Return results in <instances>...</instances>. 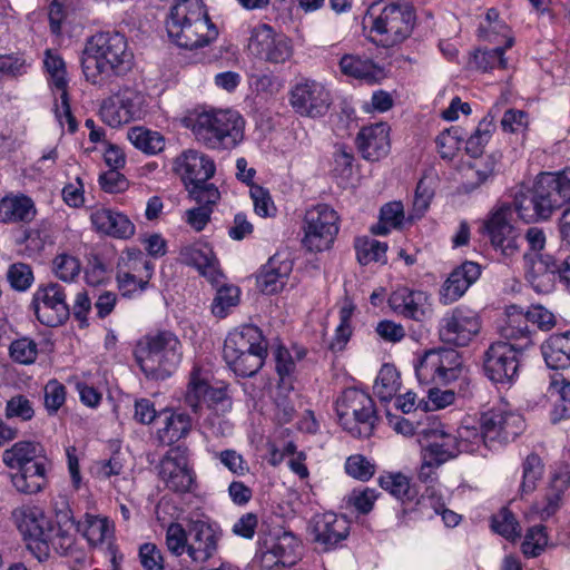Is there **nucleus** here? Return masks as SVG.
<instances>
[{
	"instance_id": "obj_6",
	"label": "nucleus",
	"mask_w": 570,
	"mask_h": 570,
	"mask_svg": "<svg viewBox=\"0 0 570 570\" xmlns=\"http://www.w3.org/2000/svg\"><path fill=\"white\" fill-rule=\"evenodd\" d=\"M188 121L195 138L209 149L230 150L244 139L245 120L235 110L204 111Z\"/></svg>"
},
{
	"instance_id": "obj_43",
	"label": "nucleus",
	"mask_w": 570,
	"mask_h": 570,
	"mask_svg": "<svg viewBox=\"0 0 570 570\" xmlns=\"http://www.w3.org/2000/svg\"><path fill=\"white\" fill-rule=\"evenodd\" d=\"M118 272H125L150 281L154 274V264L138 248H128L120 258Z\"/></svg>"
},
{
	"instance_id": "obj_35",
	"label": "nucleus",
	"mask_w": 570,
	"mask_h": 570,
	"mask_svg": "<svg viewBox=\"0 0 570 570\" xmlns=\"http://www.w3.org/2000/svg\"><path fill=\"white\" fill-rule=\"evenodd\" d=\"M291 271V262L281 261L277 256L269 258L257 275L258 288L268 295L279 292L286 284Z\"/></svg>"
},
{
	"instance_id": "obj_56",
	"label": "nucleus",
	"mask_w": 570,
	"mask_h": 570,
	"mask_svg": "<svg viewBox=\"0 0 570 570\" xmlns=\"http://www.w3.org/2000/svg\"><path fill=\"white\" fill-rule=\"evenodd\" d=\"M274 356L276 363L275 368L279 376V390H293L292 375L296 367L293 355L285 347L278 346Z\"/></svg>"
},
{
	"instance_id": "obj_4",
	"label": "nucleus",
	"mask_w": 570,
	"mask_h": 570,
	"mask_svg": "<svg viewBox=\"0 0 570 570\" xmlns=\"http://www.w3.org/2000/svg\"><path fill=\"white\" fill-rule=\"evenodd\" d=\"M134 355L146 377L165 380L179 366L183 346L173 332L157 331L140 338Z\"/></svg>"
},
{
	"instance_id": "obj_46",
	"label": "nucleus",
	"mask_w": 570,
	"mask_h": 570,
	"mask_svg": "<svg viewBox=\"0 0 570 570\" xmlns=\"http://www.w3.org/2000/svg\"><path fill=\"white\" fill-rule=\"evenodd\" d=\"M129 141L139 150L148 155H155L164 149V137L154 130L144 127H134L128 130Z\"/></svg>"
},
{
	"instance_id": "obj_21",
	"label": "nucleus",
	"mask_w": 570,
	"mask_h": 570,
	"mask_svg": "<svg viewBox=\"0 0 570 570\" xmlns=\"http://www.w3.org/2000/svg\"><path fill=\"white\" fill-rule=\"evenodd\" d=\"M426 442L423 453L436 464H443L460 454V445L454 433L445 429L435 416L429 421V430L423 431V440Z\"/></svg>"
},
{
	"instance_id": "obj_23",
	"label": "nucleus",
	"mask_w": 570,
	"mask_h": 570,
	"mask_svg": "<svg viewBox=\"0 0 570 570\" xmlns=\"http://www.w3.org/2000/svg\"><path fill=\"white\" fill-rule=\"evenodd\" d=\"M174 170L181 178L185 187H189L209 180L215 174L216 166L209 156L188 149L175 158Z\"/></svg>"
},
{
	"instance_id": "obj_30",
	"label": "nucleus",
	"mask_w": 570,
	"mask_h": 570,
	"mask_svg": "<svg viewBox=\"0 0 570 570\" xmlns=\"http://www.w3.org/2000/svg\"><path fill=\"white\" fill-rule=\"evenodd\" d=\"M179 261L194 266L210 283H218L222 273L213 249L204 243H193L181 246Z\"/></svg>"
},
{
	"instance_id": "obj_29",
	"label": "nucleus",
	"mask_w": 570,
	"mask_h": 570,
	"mask_svg": "<svg viewBox=\"0 0 570 570\" xmlns=\"http://www.w3.org/2000/svg\"><path fill=\"white\" fill-rule=\"evenodd\" d=\"M356 145L363 158L376 161L390 151V128L385 122L363 127L356 137Z\"/></svg>"
},
{
	"instance_id": "obj_64",
	"label": "nucleus",
	"mask_w": 570,
	"mask_h": 570,
	"mask_svg": "<svg viewBox=\"0 0 570 570\" xmlns=\"http://www.w3.org/2000/svg\"><path fill=\"white\" fill-rule=\"evenodd\" d=\"M548 544V535L543 525L530 528L522 542V551L528 557L539 556Z\"/></svg>"
},
{
	"instance_id": "obj_63",
	"label": "nucleus",
	"mask_w": 570,
	"mask_h": 570,
	"mask_svg": "<svg viewBox=\"0 0 570 570\" xmlns=\"http://www.w3.org/2000/svg\"><path fill=\"white\" fill-rule=\"evenodd\" d=\"M118 288L122 296L134 298L142 294L149 286L148 279L117 271Z\"/></svg>"
},
{
	"instance_id": "obj_54",
	"label": "nucleus",
	"mask_w": 570,
	"mask_h": 570,
	"mask_svg": "<svg viewBox=\"0 0 570 570\" xmlns=\"http://www.w3.org/2000/svg\"><path fill=\"white\" fill-rule=\"evenodd\" d=\"M543 475V463L539 455L529 454L522 463V482L520 490L522 494H529L537 488V482Z\"/></svg>"
},
{
	"instance_id": "obj_55",
	"label": "nucleus",
	"mask_w": 570,
	"mask_h": 570,
	"mask_svg": "<svg viewBox=\"0 0 570 570\" xmlns=\"http://www.w3.org/2000/svg\"><path fill=\"white\" fill-rule=\"evenodd\" d=\"M240 291L234 285H223L217 288L216 296L212 304V312L215 316L224 318L232 307L239 303Z\"/></svg>"
},
{
	"instance_id": "obj_19",
	"label": "nucleus",
	"mask_w": 570,
	"mask_h": 570,
	"mask_svg": "<svg viewBox=\"0 0 570 570\" xmlns=\"http://www.w3.org/2000/svg\"><path fill=\"white\" fill-rule=\"evenodd\" d=\"M141 104L142 97L139 92L124 88L102 100L99 115L108 126L119 127L140 117Z\"/></svg>"
},
{
	"instance_id": "obj_57",
	"label": "nucleus",
	"mask_w": 570,
	"mask_h": 570,
	"mask_svg": "<svg viewBox=\"0 0 570 570\" xmlns=\"http://www.w3.org/2000/svg\"><path fill=\"white\" fill-rule=\"evenodd\" d=\"M491 528L494 532L508 540H514L521 534L519 522L514 518L513 513L507 508H502L492 517Z\"/></svg>"
},
{
	"instance_id": "obj_42",
	"label": "nucleus",
	"mask_w": 570,
	"mask_h": 570,
	"mask_svg": "<svg viewBox=\"0 0 570 570\" xmlns=\"http://www.w3.org/2000/svg\"><path fill=\"white\" fill-rule=\"evenodd\" d=\"M552 401L551 421L560 422L570 417V381L564 379L553 380L549 387Z\"/></svg>"
},
{
	"instance_id": "obj_1",
	"label": "nucleus",
	"mask_w": 570,
	"mask_h": 570,
	"mask_svg": "<svg viewBox=\"0 0 570 570\" xmlns=\"http://www.w3.org/2000/svg\"><path fill=\"white\" fill-rule=\"evenodd\" d=\"M134 55L126 37L118 31H101L90 37L81 59L86 80L104 86L114 76L125 75L131 69Z\"/></svg>"
},
{
	"instance_id": "obj_37",
	"label": "nucleus",
	"mask_w": 570,
	"mask_h": 570,
	"mask_svg": "<svg viewBox=\"0 0 570 570\" xmlns=\"http://www.w3.org/2000/svg\"><path fill=\"white\" fill-rule=\"evenodd\" d=\"M503 341L510 343L513 347L524 345V352L533 344L529 321L522 311L511 307L508 312V320L501 330Z\"/></svg>"
},
{
	"instance_id": "obj_61",
	"label": "nucleus",
	"mask_w": 570,
	"mask_h": 570,
	"mask_svg": "<svg viewBox=\"0 0 570 570\" xmlns=\"http://www.w3.org/2000/svg\"><path fill=\"white\" fill-rule=\"evenodd\" d=\"M441 464H436V462L430 458H425L423 453V461L419 469L417 478L419 480L426 484V497L430 501H433L435 498L440 497L438 494L439 484H438V473L436 470Z\"/></svg>"
},
{
	"instance_id": "obj_53",
	"label": "nucleus",
	"mask_w": 570,
	"mask_h": 570,
	"mask_svg": "<svg viewBox=\"0 0 570 570\" xmlns=\"http://www.w3.org/2000/svg\"><path fill=\"white\" fill-rule=\"evenodd\" d=\"M189 527L185 529L178 522H171L165 532V544L168 552L178 558L187 553Z\"/></svg>"
},
{
	"instance_id": "obj_20",
	"label": "nucleus",
	"mask_w": 570,
	"mask_h": 570,
	"mask_svg": "<svg viewBox=\"0 0 570 570\" xmlns=\"http://www.w3.org/2000/svg\"><path fill=\"white\" fill-rule=\"evenodd\" d=\"M158 475L166 488L176 493L191 491L195 474L188 465L185 451L179 446L170 449L160 460Z\"/></svg>"
},
{
	"instance_id": "obj_7",
	"label": "nucleus",
	"mask_w": 570,
	"mask_h": 570,
	"mask_svg": "<svg viewBox=\"0 0 570 570\" xmlns=\"http://www.w3.org/2000/svg\"><path fill=\"white\" fill-rule=\"evenodd\" d=\"M371 32L375 33L379 41L391 47L404 41L412 33L415 14L409 0H395L385 3L379 12L375 7L368 12Z\"/></svg>"
},
{
	"instance_id": "obj_60",
	"label": "nucleus",
	"mask_w": 570,
	"mask_h": 570,
	"mask_svg": "<svg viewBox=\"0 0 570 570\" xmlns=\"http://www.w3.org/2000/svg\"><path fill=\"white\" fill-rule=\"evenodd\" d=\"M9 353L17 363L32 364L38 355V345L29 337H21L10 344Z\"/></svg>"
},
{
	"instance_id": "obj_52",
	"label": "nucleus",
	"mask_w": 570,
	"mask_h": 570,
	"mask_svg": "<svg viewBox=\"0 0 570 570\" xmlns=\"http://www.w3.org/2000/svg\"><path fill=\"white\" fill-rule=\"evenodd\" d=\"M269 548L281 559L282 566H292L297 558L299 541L293 533L284 532L271 543Z\"/></svg>"
},
{
	"instance_id": "obj_34",
	"label": "nucleus",
	"mask_w": 570,
	"mask_h": 570,
	"mask_svg": "<svg viewBox=\"0 0 570 570\" xmlns=\"http://www.w3.org/2000/svg\"><path fill=\"white\" fill-rule=\"evenodd\" d=\"M12 520L23 539L45 535L49 531V520L43 511L35 505H22L14 509Z\"/></svg>"
},
{
	"instance_id": "obj_40",
	"label": "nucleus",
	"mask_w": 570,
	"mask_h": 570,
	"mask_svg": "<svg viewBox=\"0 0 570 570\" xmlns=\"http://www.w3.org/2000/svg\"><path fill=\"white\" fill-rule=\"evenodd\" d=\"M379 484L402 504L420 503L417 487L401 472L381 475Z\"/></svg>"
},
{
	"instance_id": "obj_24",
	"label": "nucleus",
	"mask_w": 570,
	"mask_h": 570,
	"mask_svg": "<svg viewBox=\"0 0 570 570\" xmlns=\"http://www.w3.org/2000/svg\"><path fill=\"white\" fill-rule=\"evenodd\" d=\"M525 278L539 294H549L556 288L558 276L557 256L523 254Z\"/></svg>"
},
{
	"instance_id": "obj_17",
	"label": "nucleus",
	"mask_w": 570,
	"mask_h": 570,
	"mask_svg": "<svg viewBox=\"0 0 570 570\" xmlns=\"http://www.w3.org/2000/svg\"><path fill=\"white\" fill-rule=\"evenodd\" d=\"M248 49L259 59L269 63H285L294 53L292 40L266 23L252 28Z\"/></svg>"
},
{
	"instance_id": "obj_41",
	"label": "nucleus",
	"mask_w": 570,
	"mask_h": 570,
	"mask_svg": "<svg viewBox=\"0 0 570 570\" xmlns=\"http://www.w3.org/2000/svg\"><path fill=\"white\" fill-rule=\"evenodd\" d=\"M257 350L238 353L234 355V358L229 355L223 356V358L237 376L250 377L262 368L267 356V351L259 352Z\"/></svg>"
},
{
	"instance_id": "obj_39",
	"label": "nucleus",
	"mask_w": 570,
	"mask_h": 570,
	"mask_svg": "<svg viewBox=\"0 0 570 570\" xmlns=\"http://www.w3.org/2000/svg\"><path fill=\"white\" fill-rule=\"evenodd\" d=\"M77 530L91 546H99L114 537V524L104 515L85 513L82 520L77 522Z\"/></svg>"
},
{
	"instance_id": "obj_5",
	"label": "nucleus",
	"mask_w": 570,
	"mask_h": 570,
	"mask_svg": "<svg viewBox=\"0 0 570 570\" xmlns=\"http://www.w3.org/2000/svg\"><path fill=\"white\" fill-rule=\"evenodd\" d=\"M45 449L36 441H18L2 453V462L18 471L11 474L14 489L24 494L40 492L47 484Z\"/></svg>"
},
{
	"instance_id": "obj_10",
	"label": "nucleus",
	"mask_w": 570,
	"mask_h": 570,
	"mask_svg": "<svg viewBox=\"0 0 570 570\" xmlns=\"http://www.w3.org/2000/svg\"><path fill=\"white\" fill-rule=\"evenodd\" d=\"M340 230V216L327 204H317L306 210L303 220V247L311 253L330 249Z\"/></svg>"
},
{
	"instance_id": "obj_9",
	"label": "nucleus",
	"mask_w": 570,
	"mask_h": 570,
	"mask_svg": "<svg viewBox=\"0 0 570 570\" xmlns=\"http://www.w3.org/2000/svg\"><path fill=\"white\" fill-rule=\"evenodd\" d=\"M210 373L203 366L195 364L189 373L184 401L195 414L204 407L217 414H224L232 409V400L227 393V385H209Z\"/></svg>"
},
{
	"instance_id": "obj_18",
	"label": "nucleus",
	"mask_w": 570,
	"mask_h": 570,
	"mask_svg": "<svg viewBox=\"0 0 570 570\" xmlns=\"http://www.w3.org/2000/svg\"><path fill=\"white\" fill-rule=\"evenodd\" d=\"M65 287L58 283L39 285L33 293L32 309L40 323L56 327L70 315Z\"/></svg>"
},
{
	"instance_id": "obj_62",
	"label": "nucleus",
	"mask_w": 570,
	"mask_h": 570,
	"mask_svg": "<svg viewBox=\"0 0 570 570\" xmlns=\"http://www.w3.org/2000/svg\"><path fill=\"white\" fill-rule=\"evenodd\" d=\"M55 275L63 282H72L80 273V262L72 255L62 253L52 262Z\"/></svg>"
},
{
	"instance_id": "obj_25",
	"label": "nucleus",
	"mask_w": 570,
	"mask_h": 570,
	"mask_svg": "<svg viewBox=\"0 0 570 570\" xmlns=\"http://www.w3.org/2000/svg\"><path fill=\"white\" fill-rule=\"evenodd\" d=\"M391 309L405 318L423 322L432 314L430 296L423 291L399 287L389 297Z\"/></svg>"
},
{
	"instance_id": "obj_59",
	"label": "nucleus",
	"mask_w": 570,
	"mask_h": 570,
	"mask_svg": "<svg viewBox=\"0 0 570 570\" xmlns=\"http://www.w3.org/2000/svg\"><path fill=\"white\" fill-rule=\"evenodd\" d=\"M7 278L11 287L18 292H26L35 282L31 266L24 263L11 264L7 272Z\"/></svg>"
},
{
	"instance_id": "obj_45",
	"label": "nucleus",
	"mask_w": 570,
	"mask_h": 570,
	"mask_svg": "<svg viewBox=\"0 0 570 570\" xmlns=\"http://www.w3.org/2000/svg\"><path fill=\"white\" fill-rule=\"evenodd\" d=\"M404 220V207L401 202L385 204L380 212V220L371 227L374 235L385 236L392 229L402 227Z\"/></svg>"
},
{
	"instance_id": "obj_36",
	"label": "nucleus",
	"mask_w": 570,
	"mask_h": 570,
	"mask_svg": "<svg viewBox=\"0 0 570 570\" xmlns=\"http://www.w3.org/2000/svg\"><path fill=\"white\" fill-rule=\"evenodd\" d=\"M338 65L343 75L367 83H376L384 78V70L381 67L358 55H344Z\"/></svg>"
},
{
	"instance_id": "obj_49",
	"label": "nucleus",
	"mask_w": 570,
	"mask_h": 570,
	"mask_svg": "<svg viewBox=\"0 0 570 570\" xmlns=\"http://www.w3.org/2000/svg\"><path fill=\"white\" fill-rule=\"evenodd\" d=\"M355 250L357 261L362 265H367L372 262H386V243L370 237H358L355 239Z\"/></svg>"
},
{
	"instance_id": "obj_22",
	"label": "nucleus",
	"mask_w": 570,
	"mask_h": 570,
	"mask_svg": "<svg viewBox=\"0 0 570 570\" xmlns=\"http://www.w3.org/2000/svg\"><path fill=\"white\" fill-rule=\"evenodd\" d=\"M219 540L220 531L216 524L204 520L191 521L186 554L191 562L205 563L216 554Z\"/></svg>"
},
{
	"instance_id": "obj_3",
	"label": "nucleus",
	"mask_w": 570,
	"mask_h": 570,
	"mask_svg": "<svg viewBox=\"0 0 570 570\" xmlns=\"http://www.w3.org/2000/svg\"><path fill=\"white\" fill-rule=\"evenodd\" d=\"M168 37L180 48L204 47L217 37V30L210 22L200 0H179L167 17Z\"/></svg>"
},
{
	"instance_id": "obj_44",
	"label": "nucleus",
	"mask_w": 570,
	"mask_h": 570,
	"mask_svg": "<svg viewBox=\"0 0 570 570\" xmlns=\"http://www.w3.org/2000/svg\"><path fill=\"white\" fill-rule=\"evenodd\" d=\"M191 430V419L187 413L173 412L165 421V426L158 431L161 443L170 445L187 436Z\"/></svg>"
},
{
	"instance_id": "obj_15",
	"label": "nucleus",
	"mask_w": 570,
	"mask_h": 570,
	"mask_svg": "<svg viewBox=\"0 0 570 570\" xmlns=\"http://www.w3.org/2000/svg\"><path fill=\"white\" fill-rule=\"evenodd\" d=\"M513 209L510 204L497 205L484 223L485 232L493 248L505 258L519 254L522 238L511 224Z\"/></svg>"
},
{
	"instance_id": "obj_12",
	"label": "nucleus",
	"mask_w": 570,
	"mask_h": 570,
	"mask_svg": "<svg viewBox=\"0 0 570 570\" xmlns=\"http://www.w3.org/2000/svg\"><path fill=\"white\" fill-rule=\"evenodd\" d=\"M289 105L301 117L320 119L325 117L332 105L333 95L321 81L302 78L289 90Z\"/></svg>"
},
{
	"instance_id": "obj_31",
	"label": "nucleus",
	"mask_w": 570,
	"mask_h": 570,
	"mask_svg": "<svg viewBox=\"0 0 570 570\" xmlns=\"http://www.w3.org/2000/svg\"><path fill=\"white\" fill-rule=\"evenodd\" d=\"M90 220L96 230L120 239L130 238L136 229L125 214L106 207L94 209Z\"/></svg>"
},
{
	"instance_id": "obj_32",
	"label": "nucleus",
	"mask_w": 570,
	"mask_h": 570,
	"mask_svg": "<svg viewBox=\"0 0 570 570\" xmlns=\"http://www.w3.org/2000/svg\"><path fill=\"white\" fill-rule=\"evenodd\" d=\"M266 352L267 342L263 336L262 331L255 325H244L242 327L230 331L224 342L223 356L234 355L242 352H249L256 350Z\"/></svg>"
},
{
	"instance_id": "obj_27",
	"label": "nucleus",
	"mask_w": 570,
	"mask_h": 570,
	"mask_svg": "<svg viewBox=\"0 0 570 570\" xmlns=\"http://www.w3.org/2000/svg\"><path fill=\"white\" fill-rule=\"evenodd\" d=\"M569 485L570 469L568 466L559 469L554 473L550 487L542 499L537 500L531 505L528 517L531 519H539L541 521H546L552 517L559 510L562 495Z\"/></svg>"
},
{
	"instance_id": "obj_50",
	"label": "nucleus",
	"mask_w": 570,
	"mask_h": 570,
	"mask_svg": "<svg viewBox=\"0 0 570 570\" xmlns=\"http://www.w3.org/2000/svg\"><path fill=\"white\" fill-rule=\"evenodd\" d=\"M513 40L508 39L504 47H495L491 49L476 50L474 53V62L479 69L483 71L495 68L505 69L508 61L504 58V51L512 47Z\"/></svg>"
},
{
	"instance_id": "obj_48",
	"label": "nucleus",
	"mask_w": 570,
	"mask_h": 570,
	"mask_svg": "<svg viewBox=\"0 0 570 570\" xmlns=\"http://www.w3.org/2000/svg\"><path fill=\"white\" fill-rule=\"evenodd\" d=\"M460 445V453H480L483 449H488L484 432L480 426L463 424L454 433Z\"/></svg>"
},
{
	"instance_id": "obj_47",
	"label": "nucleus",
	"mask_w": 570,
	"mask_h": 570,
	"mask_svg": "<svg viewBox=\"0 0 570 570\" xmlns=\"http://www.w3.org/2000/svg\"><path fill=\"white\" fill-rule=\"evenodd\" d=\"M400 374L395 366L384 364L375 380L374 393L382 401H390L400 389Z\"/></svg>"
},
{
	"instance_id": "obj_2",
	"label": "nucleus",
	"mask_w": 570,
	"mask_h": 570,
	"mask_svg": "<svg viewBox=\"0 0 570 570\" xmlns=\"http://www.w3.org/2000/svg\"><path fill=\"white\" fill-rule=\"evenodd\" d=\"M570 202V168L541 173L533 188L517 194L514 208L519 217L527 222L547 220Z\"/></svg>"
},
{
	"instance_id": "obj_51",
	"label": "nucleus",
	"mask_w": 570,
	"mask_h": 570,
	"mask_svg": "<svg viewBox=\"0 0 570 570\" xmlns=\"http://www.w3.org/2000/svg\"><path fill=\"white\" fill-rule=\"evenodd\" d=\"M43 63L49 75L50 86L58 92L67 90L68 79L63 59L58 53L47 50Z\"/></svg>"
},
{
	"instance_id": "obj_28",
	"label": "nucleus",
	"mask_w": 570,
	"mask_h": 570,
	"mask_svg": "<svg viewBox=\"0 0 570 570\" xmlns=\"http://www.w3.org/2000/svg\"><path fill=\"white\" fill-rule=\"evenodd\" d=\"M480 275V265L473 262H464L454 268L440 288V303L450 305L460 299Z\"/></svg>"
},
{
	"instance_id": "obj_58",
	"label": "nucleus",
	"mask_w": 570,
	"mask_h": 570,
	"mask_svg": "<svg viewBox=\"0 0 570 570\" xmlns=\"http://www.w3.org/2000/svg\"><path fill=\"white\" fill-rule=\"evenodd\" d=\"M435 142L441 157L452 159L463 142L462 129L460 127H451L442 131L436 137Z\"/></svg>"
},
{
	"instance_id": "obj_26",
	"label": "nucleus",
	"mask_w": 570,
	"mask_h": 570,
	"mask_svg": "<svg viewBox=\"0 0 570 570\" xmlns=\"http://www.w3.org/2000/svg\"><path fill=\"white\" fill-rule=\"evenodd\" d=\"M309 529L313 540L324 550H330L346 539L350 525L345 517L325 512L313 517Z\"/></svg>"
},
{
	"instance_id": "obj_38",
	"label": "nucleus",
	"mask_w": 570,
	"mask_h": 570,
	"mask_svg": "<svg viewBox=\"0 0 570 570\" xmlns=\"http://www.w3.org/2000/svg\"><path fill=\"white\" fill-rule=\"evenodd\" d=\"M546 364L554 370L570 367V332L553 334L542 345Z\"/></svg>"
},
{
	"instance_id": "obj_11",
	"label": "nucleus",
	"mask_w": 570,
	"mask_h": 570,
	"mask_svg": "<svg viewBox=\"0 0 570 570\" xmlns=\"http://www.w3.org/2000/svg\"><path fill=\"white\" fill-rule=\"evenodd\" d=\"M524 353V345L513 347L504 341L490 344L482 357L484 375L494 384L512 385L519 377L520 357Z\"/></svg>"
},
{
	"instance_id": "obj_14",
	"label": "nucleus",
	"mask_w": 570,
	"mask_h": 570,
	"mask_svg": "<svg viewBox=\"0 0 570 570\" xmlns=\"http://www.w3.org/2000/svg\"><path fill=\"white\" fill-rule=\"evenodd\" d=\"M480 422L489 450L501 449L524 431L522 415L503 406L482 413Z\"/></svg>"
},
{
	"instance_id": "obj_16",
	"label": "nucleus",
	"mask_w": 570,
	"mask_h": 570,
	"mask_svg": "<svg viewBox=\"0 0 570 570\" xmlns=\"http://www.w3.org/2000/svg\"><path fill=\"white\" fill-rule=\"evenodd\" d=\"M420 384H448L459 377V356L450 350H430L414 365Z\"/></svg>"
},
{
	"instance_id": "obj_8",
	"label": "nucleus",
	"mask_w": 570,
	"mask_h": 570,
	"mask_svg": "<svg viewBox=\"0 0 570 570\" xmlns=\"http://www.w3.org/2000/svg\"><path fill=\"white\" fill-rule=\"evenodd\" d=\"M336 413L343 429L357 438L370 436L377 419L372 397L357 389L342 393L336 401Z\"/></svg>"
},
{
	"instance_id": "obj_33",
	"label": "nucleus",
	"mask_w": 570,
	"mask_h": 570,
	"mask_svg": "<svg viewBox=\"0 0 570 570\" xmlns=\"http://www.w3.org/2000/svg\"><path fill=\"white\" fill-rule=\"evenodd\" d=\"M37 214L33 200L26 195L9 194L0 199V223H30Z\"/></svg>"
},
{
	"instance_id": "obj_13",
	"label": "nucleus",
	"mask_w": 570,
	"mask_h": 570,
	"mask_svg": "<svg viewBox=\"0 0 570 570\" xmlns=\"http://www.w3.org/2000/svg\"><path fill=\"white\" fill-rule=\"evenodd\" d=\"M479 313L466 305H459L444 313L439 322L440 340L453 346H468L480 333Z\"/></svg>"
}]
</instances>
